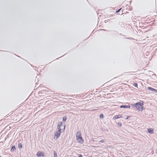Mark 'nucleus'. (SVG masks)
Instances as JSON below:
<instances>
[{"mask_svg": "<svg viewBox=\"0 0 157 157\" xmlns=\"http://www.w3.org/2000/svg\"><path fill=\"white\" fill-rule=\"evenodd\" d=\"M117 124L120 127H121L122 126V124L121 122L118 123Z\"/></svg>", "mask_w": 157, "mask_h": 157, "instance_id": "f8f14e48", "label": "nucleus"}, {"mask_svg": "<svg viewBox=\"0 0 157 157\" xmlns=\"http://www.w3.org/2000/svg\"><path fill=\"white\" fill-rule=\"evenodd\" d=\"M104 142V140H101L100 141V142H101V143H103V142Z\"/></svg>", "mask_w": 157, "mask_h": 157, "instance_id": "a211bd4d", "label": "nucleus"}, {"mask_svg": "<svg viewBox=\"0 0 157 157\" xmlns=\"http://www.w3.org/2000/svg\"><path fill=\"white\" fill-rule=\"evenodd\" d=\"M60 127V128H62V127Z\"/></svg>", "mask_w": 157, "mask_h": 157, "instance_id": "412c9836", "label": "nucleus"}, {"mask_svg": "<svg viewBox=\"0 0 157 157\" xmlns=\"http://www.w3.org/2000/svg\"><path fill=\"white\" fill-rule=\"evenodd\" d=\"M0 157H1V156H0Z\"/></svg>", "mask_w": 157, "mask_h": 157, "instance_id": "4be33fe9", "label": "nucleus"}, {"mask_svg": "<svg viewBox=\"0 0 157 157\" xmlns=\"http://www.w3.org/2000/svg\"><path fill=\"white\" fill-rule=\"evenodd\" d=\"M16 150V148L15 146H13L11 148V151H14Z\"/></svg>", "mask_w": 157, "mask_h": 157, "instance_id": "6e6552de", "label": "nucleus"}, {"mask_svg": "<svg viewBox=\"0 0 157 157\" xmlns=\"http://www.w3.org/2000/svg\"><path fill=\"white\" fill-rule=\"evenodd\" d=\"M100 117L101 119L103 118L104 116H103V114L101 113V114H100Z\"/></svg>", "mask_w": 157, "mask_h": 157, "instance_id": "9b49d317", "label": "nucleus"}, {"mask_svg": "<svg viewBox=\"0 0 157 157\" xmlns=\"http://www.w3.org/2000/svg\"><path fill=\"white\" fill-rule=\"evenodd\" d=\"M147 131L149 133L151 134H153L154 133L153 130L152 128H150L148 129Z\"/></svg>", "mask_w": 157, "mask_h": 157, "instance_id": "423d86ee", "label": "nucleus"}, {"mask_svg": "<svg viewBox=\"0 0 157 157\" xmlns=\"http://www.w3.org/2000/svg\"><path fill=\"white\" fill-rule=\"evenodd\" d=\"M121 117H122L121 115L119 114V115H116L115 116H114L113 118V120H116L118 118H121Z\"/></svg>", "mask_w": 157, "mask_h": 157, "instance_id": "39448f33", "label": "nucleus"}, {"mask_svg": "<svg viewBox=\"0 0 157 157\" xmlns=\"http://www.w3.org/2000/svg\"><path fill=\"white\" fill-rule=\"evenodd\" d=\"M133 85L136 87H137L138 85L137 83H135Z\"/></svg>", "mask_w": 157, "mask_h": 157, "instance_id": "4468645a", "label": "nucleus"}, {"mask_svg": "<svg viewBox=\"0 0 157 157\" xmlns=\"http://www.w3.org/2000/svg\"><path fill=\"white\" fill-rule=\"evenodd\" d=\"M78 157H82V155L81 154H78Z\"/></svg>", "mask_w": 157, "mask_h": 157, "instance_id": "6ab92c4d", "label": "nucleus"}, {"mask_svg": "<svg viewBox=\"0 0 157 157\" xmlns=\"http://www.w3.org/2000/svg\"><path fill=\"white\" fill-rule=\"evenodd\" d=\"M18 147L19 148H22V145L21 144V143H19L18 145Z\"/></svg>", "mask_w": 157, "mask_h": 157, "instance_id": "9d476101", "label": "nucleus"}, {"mask_svg": "<svg viewBox=\"0 0 157 157\" xmlns=\"http://www.w3.org/2000/svg\"><path fill=\"white\" fill-rule=\"evenodd\" d=\"M120 107L121 108H130V106L129 105H122L120 106Z\"/></svg>", "mask_w": 157, "mask_h": 157, "instance_id": "0eeeda50", "label": "nucleus"}, {"mask_svg": "<svg viewBox=\"0 0 157 157\" xmlns=\"http://www.w3.org/2000/svg\"><path fill=\"white\" fill-rule=\"evenodd\" d=\"M67 117L66 116H64L63 117V121L64 122H65L67 119Z\"/></svg>", "mask_w": 157, "mask_h": 157, "instance_id": "1a4fd4ad", "label": "nucleus"}, {"mask_svg": "<svg viewBox=\"0 0 157 157\" xmlns=\"http://www.w3.org/2000/svg\"><path fill=\"white\" fill-rule=\"evenodd\" d=\"M36 155L37 156H44V154L43 152H41L40 151H38L36 154Z\"/></svg>", "mask_w": 157, "mask_h": 157, "instance_id": "20e7f679", "label": "nucleus"}, {"mask_svg": "<svg viewBox=\"0 0 157 157\" xmlns=\"http://www.w3.org/2000/svg\"><path fill=\"white\" fill-rule=\"evenodd\" d=\"M57 128L58 131L56 132L54 136V139H57L59 137L61 132L64 131L65 126L63 125L62 122H60L58 123Z\"/></svg>", "mask_w": 157, "mask_h": 157, "instance_id": "f257e3e1", "label": "nucleus"}, {"mask_svg": "<svg viewBox=\"0 0 157 157\" xmlns=\"http://www.w3.org/2000/svg\"><path fill=\"white\" fill-rule=\"evenodd\" d=\"M76 139L78 143L82 144L84 143V140L82 138L80 131L77 132L76 134Z\"/></svg>", "mask_w": 157, "mask_h": 157, "instance_id": "7ed1b4c3", "label": "nucleus"}, {"mask_svg": "<svg viewBox=\"0 0 157 157\" xmlns=\"http://www.w3.org/2000/svg\"><path fill=\"white\" fill-rule=\"evenodd\" d=\"M134 106L136 108V109L140 111H142L144 109V102L141 101L135 103Z\"/></svg>", "mask_w": 157, "mask_h": 157, "instance_id": "f03ea898", "label": "nucleus"}, {"mask_svg": "<svg viewBox=\"0 0 157 157\" xmlns=\"http://www.w3.org/2000/svg\"><path fill=\"white\" fill-rule=\"evenodd\" d=\"M54 157H57V154L56 153H55V151L54 152Z\"/></svg>", "mask_w": 157, "mask_h": 157, "instance_id": "2eb2a0df", "label": "nucleus"}, {"mask_svg": "<svg viewBox=\"0 0 157 157\" xmlns=\"http://www.w3.org/2000/svg\"><path fill=\"white\" fill-rule=\"evenodd\" d=\"M153 91H155V92L157 93V90H155V89H153L152 90Z\"/></svg>", "mask_w": 157, "mask_h": 157, "instance_id": "dca6fc26", "label": "nucleus"}, {"mask_svg": "<svg viewBox=\"0 0 157 157\" xmlns=\"http://www.w3.org/2000/svg\"><path fill=\"white\" fill-rule=\"evenodd\" d=\"M121 8H120L119 10H117L116 11V13H117L119 12L121 10Z\"/></svg>", "mask_w": 157, "mask_h": 157, "instance_id": "f3484780", "label": "nucleus"}, {"mask_svg": "<svg viewBox=\"0 0 157 157\" xmlns=\"http://www.w3.org/2000/svg\"><path fill=\"white\" fill-rule=\"evenodd\" d=\"M147 89L149 90H151L152 91L153 90V88H152L151 87H147Z\"/></svg>", "mask_w": 157, "mask_h": 157, "instance_id": "ddd939ff", "label": "nucleus"}, {"mask_svg": "<svg viewBox=\"0 0 157 157\" xmlns=\"http://www.w3.org/2000/svg\"><path fill=\"white\" fill-rule=\"evenodd\" d=\"M129 117L127 116V117L126 118V119L127 120L128 119V118H129Z\"/></svg>", "mask_w": 157, "mask_h": 157, "instance_id": "aec40b11", "label": "nucleus"}]
</instances>
